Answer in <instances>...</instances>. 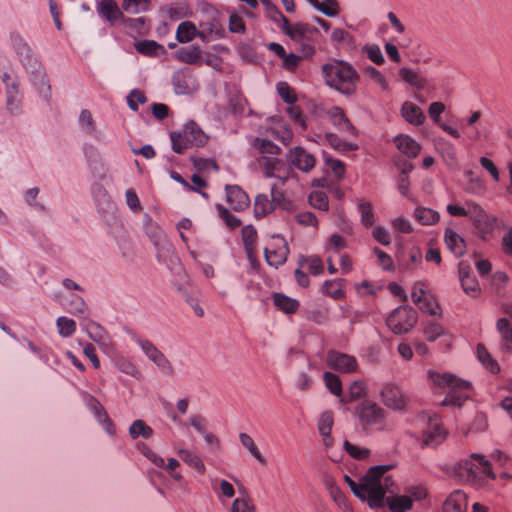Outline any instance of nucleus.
<instances>
[{"label": "nucleus", "mask_w": 512, "mask_h": 512, "mask_svg": "<svg viewBox=\"0 0 512 512\" xmlns=\"http://www.w3.org/2000/svg\"><path fill=\"white\" fill-rule=\"evenodd\" d=\"M325 82L331 88L345 95H352L356 91L359 74L347 62L333 60L322 66Z\"/></svg>", "instance_id": "obj_1"}, {"label": "nucleus", "mask_w": 512, "mask_h": 512, "mask_svg": "<svg viewBox=\"0 0 512 512\" xmlns=\"http://www.w3.org/2000/svg\"><path fill=\"white\" fill-rule=\"evenodd\" d=\"M392 468L393 465H376L370 467L361 478L365 501L371 509H380L385 506V494L391 478L385 477L384 483H382V478Z\"/></svg>", "instance_id": "obj_2"}, {"label": "nucleus", "mask_w": 512, "mask_h": 512, "mask_svg": "<svg viewBox=\"0 0 512 512\" xmlns=\"http://www.w3.org/2000/svg\"><path fill=\"white\" fill-rule=\"evenodd\" d=\"M428 376L434 386L449 389L441 403L442 406L454 405L460 407L469 398L470 382L458 379L449 373L440 374L429 371Z\"/></svg>", "instance_id": "obj_3"}, {"label": "nucleus", "mask_w": 512, "mask_h": 512, "mask_svg": "<svg viewBox=\"0 0 512 512\" xmlns=\"http://www.w3.org/2000/svg\"><path fill=\"white\" fill-rule=\"evenodd\" d=\"M170 137L172 150L177 154H182L190 146L203 147L209 138L193 120L187 122L182 131L171 132Z\"/></svg>", "instance_id": "obj_4"}, {"label": "nucleus", "mask_w": 512, "mask_h": 512, "mask_svg": "<svg viewBox=\"0 0 512 512\" xmlns=\"http://www.w3.org/2000/svg\"><path fill=\"white\" fill-rule=\"evenodd\" d=\"M454 472L460 480L465 482L474 481L478 473L487 476L493 475L489 461L479 453H473L470 458L460 460L455 465Z\"/></svg>", "instance_id": "obj_5"}, {"label": "nucleus", "mask_w": 512, "mask_h": 512, "mask_svg": "<svg viewBox=\"0 0 512 512\" xmlns=\"http://www.w3.org/2000/svg\"><path fill=\"white\" fill-rule=\"evenodd\" d=\"M417 312L409 306H399L387 317L386 324L395 334L408 333L417 323Z\"/></svg>", "instance_id": "obj_6"}, {"label": "nucleus", "mask_w": 512, "mask_h": 512, "mask_svg": "<svg viewBox=\"0 0 512 512\" xmlns=\"http://www.w3.org/2000/svg\"><path fill=\"white\" fill-rule=\"evenodd\" d=\"M355 414L364 430L382 424L385 419L384 409L370 400H365L357 405Z\"/></svg>", "instance_id": "obj_7"}, {"label": "nucleus", "mask_w": 512, "mask_h": 512, "mask_svg": "<svg viewBox=\"0 0 512 512\" xmlns=\"http://www.w3.org/2000/svg\"><path fill=\"white\" fill-rule=\"evenodd\" d=\"M470 217L478 235L481 239L486 240L491 236L497 227V218L489 215L483 208L477 203L471 204L470 206Z\"/></svg>", "instance_id": "obj_8"}, {"label": "nucleus", "mask_w": 512, "mask_h": 512, "mask_svg": "<svg viewBox=\"0 0 512 512\" xmlns=\"http://www.w3.org/2000/svg\"><path fill=\"white\" fill-rule=\"evenodd\" d=\"M286 161L292 167L304 173H309L316 164L313 154L301 146L291 148L286 154Z\"/></svg>", "instance_id": "obj_9"}, {"label": "nucleus", "mask_w": 512, "mask_h": 512, "mask_svg": "<svg viewBox=\"0 0 512 512\" xmlns=\"http://www.w3.org/2000/svg\"><path fill=\"white\" fill-rule=\"evenodd\" d=\"M382 403L395 411H403L406 407V396L394 383L385 384L380 391Z\"/></svg>", "instance_id": "obj_10"}, {"label": "nucleus", "mask_w": 512, "mask_h": 512, "mask_svg": "<svg viewBox=\"0 0 512 512\" xmlns=\"http://www.w3.org/2000/svg\"><path fill=\"white\" fill-rule=\"evenodd\" d=\"M172 84L176 94H191L198 89V82L188 68L176 71L172 76Z\"/></svg>", "instance_id": "obj_11"}, {"label": "nucleus", "mask_w": 512, "mask_h": 512, "mask_svg": "<svg viewBox=\"0 0 512 512\" xmlns=\"http://www.w3.org/2000/svg\"><path fill=\"white\" fill-rule=\"evenodd\" d=\"M326 362L329 367L341 373H351L358 368V363L354 356L336 351L328 352Z\"/></svg>", "instance_id": "obj_12"}, {"label": "nucleus", "mask_w": 512, "mask_h": 512, "mask_svg": "<svg viewBox=\"0 0 512 512\" xmlns=\"http://www.w3.org/2000/svg\"><path fill=\"white\" fill-rule=\"evenodd\" d=\"M139 344L145 355L153 361L165 374L173 375L174 368L167 357L149 340H140Z\"/></svg>", "instance_id": "obj_13"}, {"label": "nucleus", "mask_w": 512, "mask_h": 512, "mask_svg": "<svg viewBox=\"0 0 512 512\" xmlns=\"http://www.w3.org/2000/svg\"><path fill=\"white\" fill-rule=\"evenodd\" d=\"M86 405L97 421L103 426L105 431L111 435L114 434L113 422L107 414L104 406L92 395L86 396Z\"/></svg>", "instance_id": "obj_14"}, {"label": "nucleus", "mask_w": 512, "mask_h": 512, "mask_svg": "<svg viewBox=\"0 0 512 512\" xmlns=\"http://www.w3.org/2000/svg\"><path fill=\"white\" fill-rule=\"evenodd\" d=\"M328 116L331 123L347 136L355 137L357 135V129L347 118L342 108L338 106L332 107L328 111Z\"/></svg>", "instance_id": "obj_15"}, {"label": "nucleus", "mask_w": 512, "mask_h": 512, "mask_svg": "<svg viewBox=\"0 0 512 512\" xmlns=\"http://www.w3.org/2000/svg\"><path fill=\"white\" fill-rule=\"evenodd\" d=\"M225 189L227 202L234 210L243 211L249 206V196L241 187L237 185H227Z\"/></svg>", "instance_id": "obj_16"}, {"label": "nucleus", "mask_w": 512, "mask_h": 512, "mask_svg": "<svg viewBox=\"0 0 512 512\" xmlns=\"http://www.w3.org/2000/svg\"><path fill=\"white\" fill-rule=\"evenodd\" d=\"M3 82L6 84V94H7V109L12 113L16 114L20 111V95L18 90V82L16 80L10 81V75L8 73H3L2 76Z\"/></svg>", "instance_id": "obj_17"}, {"label": "nucleus", "mask_w": 512, "mask_h": 512, "mask_svg": "<svg viewBox=\"0 0 512 512\" xmlns=\"http://www.w3.org/2000/svg\"><path fill=\"white\" fill-rule=\"evenodd\" d=\"M97 13L112 25L121 21L124 14L113 0H100L96 6Z\"/></svg>", "instance_id": "obj_18"}, {"label": "nucleus", "mask_w": 512, "mask_h": 512, "mask_svg": "<svg viewBox=\"0 0 512 512\" xmlns=\"http://www.w3.org/2000/svg\"><path fill=\"white\" fill-rule=\"evenodd\" d=\"M288 253L289 249L287 243L282 238L279 246L264 249V256L267 264L275 268L286 262Z\"/></svg>", "instance_id": "obj_19"}, {"label": "nucleus", "mask_w": 512, "mask_h": 512, "mask_svg": "<svg viewBox=\"0 0 512 512\" xmlns=\"http://www.w3.org/2000/svg\"><path fill=\"white\" fill-rule=\"evenodd\" d=\"M443 512H467V495L461 490L453 491L443 503Z\"/></svg>", "instance_id": "obj_20"}, {"label": "nucleus", "mask_w": 512, "mask_h": 512, "mask_svg": "<svg viewBox=\"0 0 512 512\" xmlns=\"http://www.w3.org/2000/svg\"><path fill=\"white\" fill-rule=\"evenodd\" d=\"M397 149L408 158H415L421 151V146L408 135H398L394 138Z\"/></svg>", "instance_id": "obj_21"}, {"label": "nucleus", "mask_w": 512, "mask_h": 512, "mask_svg": "<svg viewBox=\"0 0 512 512\" xmlns=\"http://www.w3.org/2000/svg\"><path fill=\"white\" fill-rule=\"evenodd\" d=\"M401 115L408 123L415 126L423 124L426 119L421 108L409 101L402 104Z\"/></svg>", "instance_id": "obj_22"}, {"label": "nucleus", "mask_w": 512, "mask_h": 512, "mask_svg": "<svg viewBox=\"0 0 512 512\" xmlns=\"http://www.w3.org/2000/svg\"><path fill=\"white\" fill-rule=\"evenodd\" d=\"M444 241L448 249L456 256L461 257L465 254V240L452 229H446L444 233Z\"/></svg>", "instance_id": "obj_23"}, {"label": "nucleus", "mask_w": 512, "mask_h": 512, "mask_svg": "<svg viewBox=\"0 0 512 512\" xmlns=\"http://www.w3.org/2000/svg\"><path fill=\"white\" fill-rule=\"evenodd\" d=\"M424 444L427 446H436L440 444L445 438V433L441 425L437 422L436 418L433 420L429 418V427L423 433Z\"/></svg>", "instance_id": "obj_24"}, {"label": "nucleus", "mask_w": 512, "mask_h": 512, "mask_svg": "<svg viewBox=\"0 0 512 512\" xmlns=\"http://www.w3.org/2000/svg\"><path fill=\"white\" fill-rule=\"evenodd\" d=\"M175 57L183 63L186 64H197L202 59V51L198 45H190L186 47H180L176 53Z\"/></svg>", "instance_id": "obj_25"}, {"label": "nucleus", "mask_w": 512, "mask_h": 512, "mask_svg": "<svg viewBox=\"0 0 512 512\" xmlns=\"http://www.w3.org/2000/svg\"><path fill=\"white\" fill-rule=\"evenodd\" d=\"M273 302H274V305L279 310H281L282 312H284L286 314L295 313L300 306L298 300L288 297L282 293H274L273 294Z\"/></svg>", "instance_id": "obj_26"}, {"label": "nucleus", "mask_w": 512, "mask_h": 512, "mask_svg": "<svg viewBox=\"0 0 512 512\" xmlns=\"http://www.w3.org/2000/svg\"><path fill=\"white\" fill-rule=\"evenodd\" d=\"M283 164L284 160L276 157L262 156L259 159V165L261 166L264 175L268 178L278 175L280 168L283 169Z\"/></svg>", "instance_id": "obj_27"}, {"label": "nucleus", "mask_w": 512, "mask_h": 512, "mask_svg": "<svg viewBox=\"0 0 512 512\" xmlns=\"http://www.w3.org/2000/svg\"><path fill=\"white\" fill-rule=\"evenodd\" d=\"M399 76L402 80L407 82L409 85L417 90H422L426 85V79L420 75L419 72L403 67L399 70Z\"/></svg>", "instance_id": "obj_28"}, {"label": "nucleus", "mask_w": 512, "mask_h": 512, "mask_svg": "<svg viewBox=\"0 0 512 512\" xmlns=\"http://www.w3.org/2000/svg\"><path fill=\"white\" fill-rule=\"evenodd\" d=\"M275 210L273 201L266 194H259L254 202V215L257 219L270 214Z\"/></svg>", "instance_id": "obj_29"}, {"label": "nucleus", "mask_w": 512, "mask_h": 512, "mask_svg": "<svg viewBox=\"0 0 512 512\" xmlns=\"http://www.w3.org/2000/svg\"><path fill=\"white\" fill-rule=\"evenodd\" d=\"M343 284V279L326 280L322 284L321 291L324 295L329 296L333 299H342L345 295V292L343 290Z\"/></svg>", "instance_id": "obj_30"}, {"label": "nucleus", "mask_w": 512, "mask_h": 512, "mask_svg": "<svg viewBox=\"0 0 512 512\" xmlns=\"http://www.w3.org/2000/svg\"><path fill=\"white\" fill-rule=\"evenodd\" d=\"M11 43H12L14 50L20 57V61L24 65L29 64L32 61L31 49L27 45V43L23 40V38L19 35H12Z\"/></svg>", "instance_id": "obj_31"}, {"label": "nucleus", "mask_w": 512, "mask_h": 512, "mask_svg": "<svg viewBox=\"0 0 512 512\" xmlns=\"http://www.w3.org/2000/svg\"><path fill=\"white\" fill-rule=\"evenodd\" d=\"M314 33H318L317 28L307 23L297 22L293 24L291 39L295 42L306 41L309 40Z\"/></svg>", "instance_id": "obj_32"}, {"label": "nucleus", "mask_w": 512, "mask_h": 512, "mask_svg": "<svg viewBox=\"0 0 512 512\" xmlns=\"http://www.w3.org/2000/svg\"><path fill=\"white\" fill-rule=\"evenodd\" d=\"M136 50L147 56H159L165 52V48L154 40H142L135 44Z\"/></svg>", "instance_id": "obj_33"}, {"label": "nucleus", "mask_w": 512, "mask_h": 512, "mask_svg": "<svg viewBox=\"0 0 512 512\" xmlns=\"http://www.w3.org/2000/svg\"><path fill=\"white\" fill-rule=\"evenodd\" d=\"M392 512H407L412 508L413 502L409 496L388 497L385 499Z\"/></svg>", "instance_id": "obj_34"}, {"label": "nucleus", "mask_w": 512, "mask_h": 512, "mask_svg": "<svg viewBox=\"0 0 512 512\" xmlns=\"http://www.w3.org/2000/svg\"><path fill=\"white\" fill-rule=\"evenodd\" d=\"M325 139L327 143L336 151L340 152H349L355 151L358 149V145L350 142L343 141L337 134L335 133H326Z\"/></svg>", "instance_id": "obj_35"}, {"label": "nucleus", "mask_w": 512, "mask_h": 512, "mask_svg": "<svg viewBox=\"0 0 512 512\" xmlns=\"http://www.w3.org/2000/svg\"><path fill=\"white\" fill-rule=\"evenodd\" d=\"M151 0H123L122 9L129 14H139L149 11Z\"/></svg>", "instance_id": "obj_36"}, {"label": "nucleus", "mask_w": 512, "mask_h": 512, "mask_svg": "<svg viewBox=\"0 0 512 512\" xmlns=\"http://www.w3.org/2000/svg\"><path fill=\"white\" fill-rule=\"evenodd\" d=\"M129 434L132 439L142 437L149 439L153 435V429L147 425L143 420H135L129 427Z\"/></svg>", "instance_id": "obj_37"}, {"label": "nucleus", "mask_w": 512, "mask_h": 512, "mask_svg": "<svg viewBox=\"0 0 512 512\" xmlns=\"http://www.w3.org/2000/svg\"><path fill=\"white\" fill-rule=\"evenodd\" d=\"M414 216L422 225H433L439 221V213L426 207H417Z\"/></svg>", "instance_id": "obj_38"}, {"label": "nucleus", "mask_w": 512, "mask_h": 512, "mask_svg": "<svg viewBox=\"0 0 512 512\" xmlns=\"http://www.w3.org/2000/svg\"><path fill=\"white\" fill-rule=\"evenodd\" d=\"M196 34V26L190 21H184L177 28L176 38L180 43H187L196 37Z\"/></svg>", "instance_id": "obj_39"}, {"label": "nucleus", "mask_w": 512, "mask_h": 512, "mask_svg": "<svg viewBox=\"0 0 512 512\" xmlns=\"http://www.w3.org/2000/svg\"><path fill=\"white\" fill-rule=\"evenodd\" d=\"M146 234L157 248H165V246L168 245V241L163 230L157 224H148L146 227Z\"/></svg>", "instance_id": "obj_40"}, {"label": "nucleus", "mask_w": 512, "mask_h": 512, "mask_svg": "<svg viewBox=\"0 0 512 512\" xmlns=\"http://www.w3.org/2000/svg\"><path fill=\"white\" fill-rule=\"evenodd\" d=\"M178 455L181 458V460L196 470H198L200 473H204L205 471V465L203 461L200 459L198 455H196L194 452L189 451L187 449H181L178 451Z\"/></svg>", "instance_id": "obj_41"}, {"label": "nucleus", "mask_w": 512, "mask_h": 512, "mask_svg": "<svg viewBox=\"0 0 512 512\" xmlns=\"http://www.w3.org/2000/svg\"><path fill=\"white\" fill-rule=\"evenodd\" d=\"M497 330L501 334L503 341L505 342V348L510 350L512 344V326L508 319L500 318L497 321Z\"/></svg>", "instance_id": "obj_42"}, {"label": "nucleus", "mask_w": 512, "mask_h": 512, "mask_svg": "<svg viewBox=\"0 0 512 512\" xmlns=\"http://www.w3.org/2000/svg\"><path fill=\"white\" fill-rule=\"evenodd\" d=\"M477 357L479 361L492 373L499 371L498 364L491 358L490 354L482 344L477 345Z\"/></svg>", "instance_id": "obj_43"}, {"label": "nucleus", "mask_w": 512, "mask_h": 512, "mask_svg": "<svg viewBox=\"0 0 512 512\" xmlns=\"http://www.w3.org/2000/svg\"><path fill=\"white\" fill-rule=\"evenodd\" d=\"M239 440L241 444L255 457L261 464H265L266 460L263 455L260 453L259 449L254 443V440L251 436L246 433H240Z\"/></svg>", "instance_id": "obj_44"}, {"label": "nucleus", "mask_w": 512, "mask_h": 512, "mask_svg": "<svg viewBox=\"0 0 512 512\" xmlns=\"http://www.w3.org/2000/svg\"><path fill=\"white\" fill-rule=\"evenodd\" d=\"M314 8L327 17H335L339 14V4L337 0H324L323 2L318 1Z\"/></svg>", "instance_id": "obj_45"}, {"label": "nucleus", "mask_w": 512, "mask_h": 512, "mask_svg": "<svg viewBox=\"0 0 512 512\" xmlns=\"http://www.w3.org/2000/svg\"><path fill=\"white\" fill-rule=\"evenodd\" d=\"M423 333L426 339L432 342L444 334V328L439 323L428 321L423 323Z\"/></svg>", "instance_id": "obj_46"}, {"label": "nucleus", "mask_w": 512, "mask_h": 512, "mask_svg": "<svg viewBox=\"0 0 512 512\" xmlns=\"http://www.w3.org/2000/svg\"><path fill=\"white\" fill-rule=\"evenodd\" d=\"M327 389L336 396L342 394V383L340 378L332 372H325L323 375Z\"/></svg>", "instance_id": "obj_47"}, {"label": "nucleus", "mask_w": 512, "mask_h": 512, "mask_svg": "<svg viewBox=\"0 0 512 512\" xmlns=\"http://www.w3.org/2000/svg\"><path fill=\"white\" fill-rule=\"evenodd\" d=\"M309 204L322 211H327L329 208L327 195L323 191H313L309 195Z\"/></svg>", "instance_id": "obj_48"}, {"label": "nucleus", "mask_w": 512, "mask_h": 512, "mask_svg": "<svg viewBox=\"0 0 512 512\" xmlns=\"http://www.w3.org/2000/svg\"><path fill=\"white\" fill-rule=\"evenodd\" d=\"M358 210L361 214V223L366 227L372 226L375 222V218L371 203L360 202L358 204Z\"/></svg>", "instance_id": "obj_49"}, {"label": "nucleus", "mask_w": 512, "mask_h": 512, "mask_svg": "<svg viewBox=\"0 0 512 512\" xmlns=\"http://www.w3.org/2000/svg\"><path fill=\"white\" fill-rule=\"evenodd\" d=\"M334 419L331 411H324L321 413L318 421V431L321 436H327V433H331Z\"/></svg>", "instance_id": "obj_50"}, {"label": "nucleus", "mask_w": 512, "mask_h": 512, "mask_svg": "<svg viewBox=\"0 0 512 512\" xmlns=\"http://www.w3.org/2000/svg\"><path fill=\"white\" fill-rule=\"evenodd\" d=\"M306 262L308 264L309 271L314 275H320L324 271V265L319 256L313 255L309 257H301L299 264L303 265Z\"/></svg>", "instance_id": "obj_51"}, {"label": "nucleus", "mask_w": 512, "mask_h": 512, "mask_svg": "<svg viewBox=\"0 0 512 512\" xmlns=\"http://www.w3.org/2000/svg\"><path fill=\"white\" fill-rule=\"evenodd\" d=\"M255 146L262 154L279 155L281 153L280 147L268 139L256 138Z\"/></svg>", "instance_id": "obj_52"}, {"label": "nucleus", "mask_w": 512, "mask_h": 512, "mask_svg": "<svg viewBox=\"0 0 512 512\" xmlns=\"http://www.w3.org/2000/svg\"><path fill=\"white\" fill-rule=\"evenodd\" d=\"M277 92L281 99L289 105H293L297 101L294 90L286 82L277 84Z\"/></svg>", "instance_id": "obj_53"}, {"label": "nucleus", "mask_w": 512, "mask_h": 512, "mask_svg": "<svg viewBox=\"0 0 512 512\" xmlns=\"http://www.w3.org/2000/svg\"><path fill=\"white\" fill-rule=\"evenodd\" d=\"M59 333L63 337H70L76 330V323L73 319L61 316L57 319Z\"/></svg>", "instance_id": "obj_54"}, {"label": "nucleus", "mask_w": 512, "mask_h": 512, "mask_svg": "<svg viewBox=\"0 0 512 512\" xmlns=\"http://www.w3.org/2000/svg\"><path fill=\"white\" fill-rule=\"evenodd\" d=\"M417 304L419 305V309L423 313H427L429 315H437V314L440 315V313L438 312V310H440V306H439L438 302L432 296H429V297L423 296L422 303H417Z\"/></svg>", "instance_id": "obj_55"}, {"label": "nucleus", "mask_w": 512, "mask_h": 512, "mask_svg": "<svg viewBox=\"0 0 512 512\" xmlns=\"http://www.w3.org/2000/svg\"><path fill=\"white\" fill-rule=\"evenodd\" d=\"M345 451L353 458L362 460L370 455V450L367 448H360L349 441L344 442Z\"/></svg>", "instance_id": "obj_56"}, {"label": "nucleus", "mask_w": 512, "mask_h": 512, "mask_svg": "<svg viewBox=\"0 0 512 512\" xmlns=\"http://www.w3.org/2000/svg\"><path fill=\"white\" fill-rule=\"evenodd\" d=\"M217 210L219 212L220 217L225 221L228 227L235 229L241 225V221L237 217L232 215L230 211L223 205L218 204Z\"/></svg>", "instance_id": "obj_57"}, {"label": "nucleus", "mask_w": 512, "mask_h": 512, "mask_svg": "<svg viewBox=\"0 0 512 512\" xmlns=\"http://www.w3.org/2000/svg\"><path fill=\"white\" fill-rule=\"evenodd\" d=\"M88 335L91 340L96 343H102L105 339V331L104 329L96 322L89 321L88 326Z\"/></svg>", "instance_id": "obj_58"}, {"label": "nucleus", "mask_w": 512, "mask_h": 512, "mask_svg": "<svg viewBox=\"0 0 512 512\" xmlns=\"http://www.w3.org/2000/svg\"><path fill=\"white\" fill-rule=\"evenodd\" d=\"M147 101L143 92L138 89H133L127 96V103L131 110H138V103L144 104Z\"/></svg>", "instance_id": "obj_59"}, {"label": "nucleus", "mask_w": 512, "mask_h": 512, "mask_svg": "<svg viewBox=\"0 0 512 512\" xmlns=\"http://www.w3.org/2000/svg\"><path fill=\"white\" fill-rule=\"evenodd\" d=\"M191 160L198 171H206L209 169H213L215 171L219 170L217 163L213 159L193 157Z\"/></svg>", "instance_id": "obj_60"}, {"label": "nucleus", "mask_w": 512, "mask_h": 512, "mask_svg": "<svg viewBox=\"0 0 512 512\" xmlns=\"http://www.w3.org/2000/svg\"><path fill=\"white\" fill-rule=\"evenodd\" d=\"M249 497L243 499H235L231 506V512H254V505L250 504Z\"/></svg>", "instance_id": "obj_61"}, {"label": "nucleus", "mask_w": 512, "mask_h": 512, "mask_svg": "<svg viewBox=\"0 0 512 512\" xmlns=\"http://www.w3.org/2000/svg\"><path fill=\"white\" fill-rule=\"evenodd\" d=\"M200 26L207 29L208 33L215 36V38H222L225 34L223 26L216 19L202 23Z\"/></svg>", "instance_id": "obj_62"}, {"label": "nucleus", "mask_w": 512, "mask_h": 512, "mask_svg": "<svg viewBox=\"0 0 512 512\" xmlns=\"http://www.w3.org/2000/svg\"><path fill=\"white\" fill-rule=\"evenodd\" d=\"M372 236L381 245L388 246L391 243L390 234L383 226L374 227L372 230Z\"/></svg>", "instance_id": "obj_63"}, {"label": "nucleus", "mask_w": 512, "mask_h": 512, "mask_svg": "<svg viewBox=\"0 0 512 512\" xmlns=\"http://www.w3.org/2000/svg\"><path fill=\"white\" fill-rule=\"evenodd\" d=\"M460 282L463 291L470 296H475L480 291L479 283L473 276L466 278Z\"/></svg>", "instance_id": "obj_64"}]
</instances>
